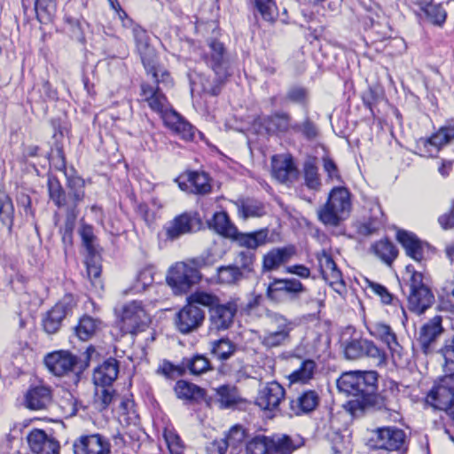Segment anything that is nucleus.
Returning a JSON list of instances; mask_svg holds the SVG:
<instances>
[{"mask_svg": "<svg viewBox=\"0 0 454 454\" xmlns=\"http://www.w3.org/2000/svg\"><path fill=\"white\" fill-rule=\"evenodd\" d=\"M378 373L375 371H350L343 372L337 380L338 390L352 398L344 408L353 417H361L367 411L386 410L396 411L399 409L395 383L389 392H378Z\"/></svg>", "mask_w": 454, "mask_h": 454, "instance_id": "1", "label": "nucleus"}, {"mask_svg": "<svg viewBox=\"0 0 454 454\" xmlns=\"http://www.w3.org/2000/svg\"><path fill=\"white\" fill-rule=\"evenodd\" d=\"M200 59L213 70L215 80L212 86H204L203 90L211 96H217L223 83L230 75V57L224 44L217 39L209 38L201 50Z\"/></svg>", "mask_w": 454, "mask_h": 454, "instance_id": "2", "label": "nucleus"}, {"mask_svg": "<svg viewBox=\"0 0 454 454\" xmlns=\"http://www.w3.org/2000/svg\"><path fill=\"white\" fill-rule=\"evenodd\" d=\"M352 210L351 193L344 186L333 187L326 202L317 211L318 220L325 226L337 227L348 218Z\"/></svg>", "mask_w": 454, "mask_h": 454, "instance_id": "3", "label": "nucleus"}, {"mask_svg": "<svg viewBox=\"0 0 454 454\" xmlns=\"http://www.w3.org/2000/svg\"><path fill=\"white\" fill-rule=\"evenodd\" d=\"M301 445L286 434H258L247 440L245 454H293Z\"/></svg>", "mask_w": 454, "mask_h": 454, "instance_id": "4", "label": "nucleus"}, {"mask_svg": "<svg viewBox=\"0 0 454 454\" xmlns=\"http://www.w3.org/2000/svg\"><path fill=\"white\" fill-rule=\"evenodd\" d=\"M406 271L409 274L405 286L408 288V308L416 314H422L434 302V295L430 287L424 282L421 272L408 265Z\"/></svg>", "mask_w": 454, "mask_h": 454, "instance_id": "5", "label": "nucleus"}, {"mask_svg": "<svg viewBox=\"0 0 454 454\" xmlns=\"http://www.w3.org/2000/svg\"><path fill=\"white\" fill-rule=\"evenodd\" d=\"M93 347H89L84 356V360L78 358L68 351H54L45 356L44 364L53 375L61 377L71 372L80 373L89 366V361L92 353H95Z\"/></svg>", "mask_w": 454, "mask_h": 454, "instance_id": "6", "label": "nucleus"}, {"mask_svg": "<svg viewBox=\"0 0 454 454\" xmlns=\"http://www.w3.org/2000/svg\"><path fill=\"white\" fill-rule=\"evenodd\" d=\"M160 83L154 82V84H150L143 82L141 84L140 95L143 100L148 104L149 107L160 115L164 124L172 130L183 117L172 109L167 97L159 86Z\"/></svg>", "mask_w": 454, "mask_h": 454, "instance_id": "7", "label": "nucleus"}, {"mask_svg": "<svg viewBox=\"0 0 454 454\" xmlns=\"http://www.w3.org/2000/svg\"><path fill=\"white\" fill-rule=\"evenodd\" d=\"M374 450H384L389 454H405L407 450L406 434L395 427H385L374 431L368 442Z\"/></svg>", "mask_w": 454, "mask_h": 454, "instance_id": "8", "label": "nucleus"}, {"mask_svg": "<svg viewBox=\"0 0 454 454\" xmlns=\"http://www.w3.org/2000/svg\"><path fill=\"white\" fill-rule=\"evenodd\" d=\"M132 34L136 42V47L140 55L141 61L147 74L153 75L154 82H164L166 78L169 77V74L166 71L162 72L161 79L158 77V57L155 49L149 43V35L145 29L139 25H135L132 28Z\"/></svg>", "mask_w": 454, "mask_h": 454, "instance_id": "9", "label": "nucleus"}, {"mask_svg": "<svg viewBox=\"0 0 454 454\" xmlns=\"http://www.w3.org/2000/svg\"><path fill=\"white\" fill-rule=\"evenodd\" d=\"M202 278L200 271L185 262H178L169 268L166 281L175 294L188 293Z\"/></svg>", "mask_w": 454, "mask_h": 454, "instance_id": "10", "label": "nucleus"}, {"mask_svg": "<svg viewBox=\"0 0 454 454\" xmlns=\"http://www.w3.org/2000/svg\"><path fill=\"white\" fill-rule=\"evenodd\" d=\"M426 403L435 410L448 411L454 406V372L434 381L426 395Z\"/></svg>", "mask_w": 454, "mask_h": 454, "instance_id": "11", "label": "nucleus"}, {"mask_svg": "<svg viewBox=\"0 0 454 454\" xmlns=\"http://www.w3.org/2000/svg\"><path fill=\"white\" fill-rule=\"evenodd\" d=\"M120 327L124 333L136 334L144 331L150 323V317L143 304L138 301L125 303L120 311Z\"/></svg>", "mask_w": 454, "mask_h": 454, "instance_id": "12", "label": "nucleus"}, {"mask_svg": "<svg viewBox=\"0 0 454 454\" xmlns=\"http://www.w3.org/2000/svg\"><path fill=\"white\" fill-rule=\"evenodd\" d=\"M344 356L348 360L368 357L373 360L377 366L386 364V353L372 340L366 339H352L342 344Z\"/></svg>", "mask_w": 454, "mask_h": 454, "instance_id": "13", "label": "nucleus"}, {"mask_svg": "<svg viewBox=\"0 0 454 454\" xmlns=\"http://www.w3.org/2000/svg\"><path fill=\"white\" fill-rule=\"evenodd\" d=\"M306 288L297 278H274L266 289V296L271 301L279 303L295 300Z\"/></svg>", "mask_w": 454, "mask_h": 454, "instance_id": "14", "label": "nucleus"}, {"mask_svg": "<svg viewBox=\"0 0 454 454\" xmlns=\"http://www.w3.org/2000/svg\"><path fill=\"white\" fill-rule=\"evenodd\" d=\"M76 304V300L73 294H65L43 317V330L48 334L56 333L59 330L63 319L73 313Z\"/></svg>", "mask_w": 454, "mask_h": 454, "instance_id": "15", "label": "nucleus"}, {"mask_svg": "<svg viewBox=\"0 0 454 454\" xmlns=\"http://www.w3.org/2000/svg\"><path fill=\"white\" fill-rule=\"evenodd\" d=\"M454 140V119L448 120L437 132L428 138H421L418 147L422 155L434 157L440 149Z\"/></svg>", "mask_w": 454, "mask_h": 454, "instance_id": "16", "label": "nucleus"}, {"mask_svg": "<svg viewBox=\"0 0 454 454\" xmlns=\"http://www.w3.org/2000/svg\"><path fill=\"white\" fill-rule=\"evenodd\" d=\"M214 392L212 396L207 398V405L214 403L221 410H235L246 403V399L235 385L223 384L214 388Z\"/></svg>", "mask_w": 454, "mask_h": 454, "instance_id": "17", "label": "nucleus"}, {"mask_svg": "<svg viewBox=\"0 0 454 454\" xmlns=\"http://www.w3.org/2000/svg\"><path fill=\"white\" fill-rule=\"evenodd\" d=\"M205 317V311L202 309L186 301V304L176 314V328L183 334L192 333L203 325Z\"/></svg>", "mask_w": 454, "mask_h": 454, "instance_id": "18", "label": "nucleus"}, {"mask_svg": "<svg viewBox=\"0 0 454 454\" xmlns=\"http://www.w3.org/2000/svg\"><path fill=\"white\" fill-rule=\"evenodd\" d=\"M67 177V215L68 218L75 220L79 214L78 206L85 197V180L74 174L65 173Z\"/></svg>", "mask_w": 454, "mask_h": 454, "instance_id": "19", "label": "nucleus"}, {"mask_svg": "<svg viewBox=\"0 0 454 454\" xmlns=\"http://www.w3.org/2000/svg\"><path fill=\"white\" fill-rule=\"evenodd\" d=\"M200 224V220L198 218L197 213L184 212L176 215L164 226L166 238L170 240L177 239L183 235L195 231L199 229Z\"/></svg>", "mask_w": 454, "mask_h": 454, "instance_id": "20", "label": "nucleus"}, {"mask_svg": "<svg viewBox=\"0 0 454 454\" xmlns=\"http://www.w3.org/2000/svg\"><path fill=\"white\" fill-rule=\"evenodd\" d=\"M74 454H112L109 440L100 434L81 435L73 444Z\"/></svg>", "mask_w": 454, "mask_h": 454, "instance_id": "21", "label": "nucleus"}, {"mask_svg": "<svg viewBox=\"0 0 454 454\" xmlns=\"http://www.w3.org/2000/svg\"><path fill=\"white\" fill-rule=\"evenodd\" d=\"M236 312L237 305L234 302H219L209 311L210 331L220 332L229 329L233 324Z\"/></svg>", "mask_w": 454, "mask_h": 454, "instance_id": "22", "label": "nucleus"}, {"mask_svg": "<svg viewBox=\"0 0 454 454\" xmlns=\"http://www.w3.org/2000/svg\"><path fill=\"white\" fill-rule=\"evenodd\" d=\"M285 388L277 381L268 382L259 389L255 404L262 410H274L278 407L285 398Z\"/></svg>", "mask_w": 454, "mask_h": 454, "instance_id": "23", "label": "nucleus"}, {"mask_svg": "<svg viewBox=\"0 0 454 454\" xmlns=\"http://www.w3.org/2000/svg\"><path fill=\"white\" fill-rule=\"evenodd\" d=\"M294 121L290 114L284 111H276L263 117L261 126L270 135L282 136L293 132Z\"/></svg>", "mask_w": 454, "mask_h": 454, "instance_id": "24", "label": "nucleus"}, {"mask_svg": "<svg viewBox=\"0 0 454 454\" xmlns=\"http://www.w3.org/2000/svg\"><path fill=\"white\" fill-rule=\"evenodd\" d=\"M27 440L34 454H59V442L43 429H33L27 434Z\"/></svg>", "mask_w": 454, "mask_h": 454, "instance_id": "25", "label": "nucleus"}, {"mask_svg": "<svg viewBox=\"0 0 454 454\" xmlns=\"http://www.w3.org/2000/svg\"><path fill=\"white\" fill-rule=\"evenodd\" d=\"M51 403L52 389L46 385L31 386L24 396V405L31 411L45 410Z\"/></svg>", "mask_w": 454, "mask_h": 454, "instance_id": "26", "label": "nucleus"}, {"mask_svg": "<svg viewBox=\"0 0 454 454\" xmlns=\"http://www.w3.org/2000/svg\"><path fill=\"white\" fill-rule=\"evenodd\" d=\"M366 328L371 336L380 340L387 346L393 356L395 354L400 356L402 348L398 343L395 333L389 325L381 321H376L369 323Z\"/></svg>", "mask_w": 454, "mask_h": 454, "instance_id": "27", "label": "nucleus"}, {"mask_svg": "<svg viewBox=\"0 0 454 454\" xmlns=\"http://www.w3.org/2000/svg\"><path fill=\"white\" fill-rule=\"evenodd\" d=\"M271 167L273 177L280 183H293L298 177V169L295 167L292 157L290 156H273Z\"/></svg>", "mask_w": 454, "mask_h": 454, "instance_id": "28", "label": "nucleus"}, {"mask_svg": "<svg viewBox=\"0 0 454 454\" xmlns=\"http://www.w3.org/2000/svg\"><path fill=\"white\" fill-rule=\"evenodd\" d=\"M294 253L295 249L292 246L270 250L263 255L262 271L269 272L279 269L280 266L289 262Z\"/></svg>", "mask_w": 454, "mask_h": 454, "instance_id": "29", "label": "nucleus"}, {"mask_svg": "<svg viewBox=\"0 0 454 454\" xmlns=\"http://www.w3.org/2000/svg\"><path fill=\"white\" fill-rule=\"evenodd\" d=\"M442 332V317L440 316L434 317L422 326L418 340L424 353L431 352L433 343Z\"/></svg>", "mask_w": 454, "mask_h": 454, "instance_id": "30", "label": "nucleus"}, {"mask_svg": "<svg viewBox=\"0 0 454 454\" xmlns=\"http://www.w3.org/2000/svg\"><path fill=\"white\" fill-rule=\"evenodd\" d=\"M119 373V362L110 357L94 369L93 382L97 387H110L117 379Z\"/></svg>", "mask_w": 454, "mask_h": 454, "instance_id": "31", "label": "nucleus"}, {"mask_svg": "<svg viewBox=\"0 0 454 454\" xmlns=\"http://www.w3.org/2000/svg\"><path fill=\"white\" fill-rule=\"evenodd\" d=\"M268 236L269 230L267 228L247 233L239 232L237 229L235 235L231 239H234L239 247L254 251L267 243Z\"/></svg>", "mask_w": 454, "mask_h": 454, "instance_id": "32", "label": "nucleus"}, {"mask_svg": "<svg viewBox=\"0 0 454 454\" xmlns=\"http://www.w3.org/2000/svg\"><path fill=\"white\" fill-rule=\"evenodd\" d=\"M396 238L409 257L416 262L424 259V244L416 235L406 231H398Z\"/></svg>", "mask_w": 454, "mask_h": 454, "instance_id": "33", "label": "nucleus"}, {"mask_svg": "<svg viewBox=\"0 0 454 454\" xmlns=\"http://www.w3.org/2000/svg\"><path fill=\"white\" fill-rule=\"evenodd\" d=\"M238 215L244 220L252 217H262L266 215L265 205L262 201L251 198H240L235 201Z\"/></svg>", "mask_w": 454, "mask_h": 454, "instance_id": "34", "label": "nucleus"}, {"mask_svg": "<svg viewBox=\"0 0 454 454\" xmlns=\"http://www.w3.org/2000/svg\"><path fill=\"white\" fill-rule=\"evenodd\" d=\"M317 259L322 276L325 281L329 282L330 285L343 283L342 274L330 254L324 250L318 254Z\"/></svg>", "mask_w": 454, "mask_h": 454, "instance_id": "35", "label": "nucleus"}, {"mask_svg": "<svg viewBox=\"0 0 454 454\" xmlns=\"http://www.w3.org/2000/svg\"><path fill=\"white\" fill-rule=\"evenodd\" d=\"M174 389L176 396L179 399H184L195 403L207 401V395L205 389L186 380H178L176 383Z\"/></svg>", "mask_w": 454, "mask_h": 454, "instance_id": "36", "label": "nucleus"}, {"mask_svg": "<svg viewBox=\"0 0 454 454\" xmlns=\"http://www.w3.org/2000/svg\"><path fill=\"white\" fill-rule=\"evenodd\" d=\"M320 398L317 391L306 390L295 400L290 402V408L296 415L308 413L317 407Z\"/></svg>", "mask_w": 454, "mask_h": 454, "instance_id": "37", "label": "nucleus"}, {"mask_svg": "<svg viewBox=\"0 0 454 454\" xmlns=\"http://www.w3.org/2000/svg\"><path fill=\"white\" fill-rule=\"evenodd\" d=\"M256 254L254 251L242 250L234 258L233 265L242 272L246 279H250L255 275Z\"/></svg>", "mask_w": 454, "mask_h": 454, "instance_id": "38", "label": "nucleus"}, {"mask_svg": "<svg viewBox=\"0 0 454 454\" xmlns=\"http://www.w3.org/2000/svg\"><path fill=\"white\" fill-rule=\"evenodd\" d=\"M370 213L369 221L359 227V232L366 236L376 232L386 222L385 215L378 201L372 203Z\"/></svg>", "mask_w": 454, "mask_h": 454, "instance_id": "39", "label": "nucleus"}, {"mask_svg": "<svg viewBox=\"0 0 454 454\" xmlns=\"http://www.w3.org/2000/svg\"><path fill=\"white\" fill-rule=\"evenodd\" d=\"M316 370V362L312 359H305L300 367L288 376V380L291 384H308L314 378Z\"/></svg>", "mask_w": 454, "mask_h": 454, "instance_id": "40", "label": "nucleus"}, {"mask_svg": "<svg viewBox=\"0 0 454 454\" xmlns=\"http://www.w3.org/2000/svg\"><path fill=\"white\" fill-rule=\"evenodd\" d=\"M101 325V320L84 315L74 327L75 335L81 340H88L100 329Z\"/></svg>", "mask_w": 454, "mask_h": 454, "instance_id": "41", "label": "nucleus"}, {"mask_svg": "<svg viewBox=\"0 0 454 454\" xmlns=\"http://www.w3.org/2000/svg\"><path fill=\"white\" fill-rule=\"evenodd\" d=\"M183 368L192 375H200L213 370L209 359L204 355L195 354L183 358Z\"/></svg>", "mask_w": 454, "mask_h": 454, "instance_id": "42", "label": "nucleus"}, {"mask_svg": "<svg viewBox=\"0 0 454 454\" xmlns=\"http://www.w3.org/2000/svg\"><path fill=\"white\" fill-rule=\"evenodd\" d=\"M268 329H275L278 333H286L291 336L290 333L294 330V324L292 320L288 319L284 315L267 309L265 312Z\"/></svg>", "mask_w": 454, "mask_h": 454, "instance_id": "43", "label": "nucleus"}, {"mask_svg": "<svg viewBox=\"0 0 454 454\" xmlns=\"http://www.w3.org/2000/svg\"><path fill=\"white\" fill-rule=\"evenodd\" d=\"M208 225L217 233L227 238H231L235 235L237 230L231 223L228 214L224 211L215 213L212 219L208 221Z\"/></svg>", "mask_w": 454, "mask_h": 454, "instance_id": "44", "label": "nucleus"}, {"mask_svg": "<svg viewBox=\"0 0 454 454\" xmlns=\"http://www.w3.org/2000/svg\"><path fill=\"white\" fill-rule=\"evenodd\" d=\"M237 350V345L228 338H222L211 342V354L222 362L230 359Z\"/></svg>", "mask_w": 454, "mask_h": 454, "instance_id": "45", "label": "nucleus"}, {"mask_svg": "<svg viewBox=\"0 0 454 454\" xmlns=\"http://www.w3.org/2000/svg\"><path fill=\"white\" fill-rule=\"evenodd\" d=\"M302 172L305 185L310 190L318 191L321 188L322 183L315 159L305 160Z\"/></svg>", "mask_w": 454, "mask_h": 454, "instance_id": "46", "label": "nucleus"}, {"mask_svg": "<svg viewBox=\"0 0 454 454\" xmlns=\"http://www.w3.org/2000/svg\"><path fill=\"white\" fill-rule=\"evenodd\" d=\"M47 187L50 199L54 204L58 207H65L67 209V194L59 180L54 176H49Z\"/></svg>", "mask_w": 454, "mask_h": 454, "instance_id": "47", "label": "nucleus"}, {"mask_svg": "<svg viewBox=\"0 0 454 454\" xmlns=\"http://www.w3.org/2000/svg\"><path fill=\"white\" fill-rule=\"evenodd\" d=\"M291 336L283 333H278L275 329H265L262 335L259 336L260 343L266 348H273L284 346L290 341Z\"/></svg>", "mask_w": 454, "mask_h": 454, "instance_id": "48", "label": "nucleus"}, {"mask_svg": "<svg viewBox=\"0 0 454 454\" xmlns=\"http://www.w3.org/2000/svg\"><path fill=\"white\" fill-rule=\"evenodd\" d=\"M372 249L387 264H391L398 254V250L388 239H381L376 242Z\"/></svg>", "mask_w": 454, "mask_h": 454, "instance_id": "49", "label": "nucleus"}, {"mask_svg": "<svg viewBox=\"0 0 454 454\" xmlns=\"http://www.w3.org/2000/svg\"><path fill=\"white\" fill-rule=\"evenodd\" d=\"M186 301L190 302L192 306H204L210 311L212 308L220 302V299L212 293L198 290L188 295Z\"/></svg>", "mask_w": 454, "mask_h": 454, "instance_id": "50", "label": "nucleus"}, {"mask_svg": "<svg viewBox=\"0 0 454 454\" xmlns=\"http://www.w3.org/2000/svg\"><path fill=\"white\" fill-rule=\"evenodd\" d=\"M188 182L192 186V192L205 195L211 192L212 186L208 176L204 172L192 171L188 174Z\"/></svg>", "mask_w": 454, "mask_h": 454, "instance_id": "51", "label": "nucleus"}, {"mask_svg": "<svg viewBox=\"0 0 454 454\" xmlns=\"http://www.w3.org/2000/svg\"><path fill=\"white\" fill-rule=\"evenodd\" d=\"M217 278L219 283L225 285H238L239 282L247 280L233 263L218 267Z\"/></svg>", "mask_w": 454, "mask_h": 454, "instance_id": "52", "label": "nucleus"}, {"mask_svg": "<svg viewBox=\"0 0 454 454\" xmlns=\"http://www.w3.org/2000/svg\"><path fill=\"white\" fill-rule=\"evenodd\" d=\"M56 9V0H35V12L40 23L50 22Z\"/></svg>", "mask_w": 454, "mask_h": 454, "instance_id": "53", "label": "nucleus"}, {"mask_svg": "<svg viewBox=\"0 0 454 454\" xmlns=\"http://www.w3.org/2000/svg\"><path fill=\"white\" fill-rule=\"evenodd\" d=\"M247 430L242 425L236 424L232 426L226 433L224 440L228 446L232 449L239 448L245 440H247Z\"/></svg>", "mask_w": 454, "mask_h": 454, "instance_id": "54", "label": "nucleus"}, {"mask_svg": "<svg viewBox=\"0 0 454 454\" xmlns=\"http://www.w3.org/2000/svg\"><path fill=\"white\" fill-rule=\"evenodd\" d=\"M251 2L265 21L273 23L276 20L278 12L274 0H251Z\"/></svg>", "mask_w": 454, "mask_h": 454, "instance_id": "55", "label": "nucleus"}, {"mask_svg": "<svg viewBox=\"0 0 454 454\" xmlns=\"http://www.w3.org/2000/svg\"><path fill=\"white\" fill-rule=\"evenodd\" d=\"M79 234L82 239L83 247H85L89 255L98 256V251L96 245V236L93 232V227L89 224H82L79 230Z\"/></svg>", "mask_w": 454, "mask_h": 454, "instance_id": "56", "label": "nucleus"}, {"mask_svg": "<svg viewBox=\"0 0 454 454\" xmlns=\"http://www.w3.org/2000/svg\"><path fill=\"white\" fill-rule=\"evenodd\" d=\"M14 207L12 199L6 195H0V221L11 231L13 225Z\"/></svg>", "mask_w": 454, "mask_h": 454, "instance_id": "57", "label": "nucleus"}, {"mask_svg": "<svg viewBox=\"0 0 454 454\" xmlns=\"http://www.w3.org/2000/svg\"><path fill=\"white\" fill-rule=\"evenodd\" d=\"M158 375H161L168 380H175L185 374L183 368V360L177 365L168 360H163L156 370Z\"/></svg>", "mask_w": 454, "mask_h": 454, "instance_id": "58", "label": "nucleus"}, {"mask_svg": "<svg viewBox=\"0 0 454 454\" xmlns=\"http://www.w3.org/2000/svg\"><path fill=\"white\" fill-rule=\"evenodd\" d=\"M115 395L116 392L112 386L97 387L95 403L100 411L106 410L114 400Z\"/></svg>", "mask_w": 454, "mask_h": 454, "instance_id": "59", "label": "nucleus"}, {"mask_svg": "<svg viewBox=\"0 0 454 454\" xmlns=\"http://www.w3.org/2000/svg\"><path fill=\"white\" fill-rule=\"evenodd\" d=\"M423 11L433 24L441 26L445 22L447 12L442 4L429 3Z\"/></svg>", "mask_w": 454, "mask_h": 454, "instance_id": "60", "label": "nucleus"}, {"mask_svg": "<svg viewBox=\"0 0 454 454\" xmlns=\"http://www.w3.org/2000/svg\"><path fill=\"white\" fill-rule=\"evenodd\" d=\"M96 257L97 256L88 254L85 259L88 277L95 286L101 285L99 279L101 275V266L97 262Z\"/></svg>", "mask_w": 454, "mask_h": 454, "instance_id": "61", "label": "nucleus"}, {"mask_svg": "<svg viewBox=\"0 0 454 454\" xmlns=\"http://www.w3.org/2000/svg\"><path fill=\"white\" fill-rule=\"evenodd\" d=\"M309 91L305 87L294 85L291 86L286 95V98L295 104L305 105L308 101Z\"/></svg>", "mask_w": 454, "mask_h": 454, "instance_id": "62", "label": "nucleus"}, {"mask_svg": "<svg viewBox=\"0 0 454 454\" xmlns=\"http://www.w3.org/2000/svg\"><path fill=\"white\" fill-rule=\"evenodd\" d=\"M163 436L170 454L184 452V445L180 436L176 432L173 430H165Z\"/></svg>", "mask_w": 454, "mask_h": 454, "instance_id": "63", "label": "nucleus"}, {"mask_svg": "<svg viewBox=\"0 0 454 454\" xmlns=\"http://www.w3.org/2000/svg\"><path fill=\"white\" fill-rule=\"evenodd\" d=\"M442 354L444 357L445 372H453L454 371V336L446 341L445 346L442 348Z\"/></svg>", "mask_w": 454, "mask_h": 454, "instance_id": "64", "label": "nucleus"}]
</instances>
